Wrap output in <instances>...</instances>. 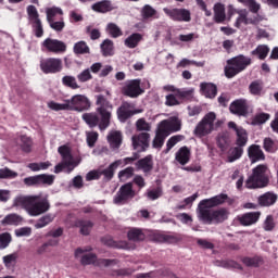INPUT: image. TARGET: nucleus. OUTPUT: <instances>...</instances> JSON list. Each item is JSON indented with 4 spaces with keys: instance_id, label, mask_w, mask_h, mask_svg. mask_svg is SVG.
Masks as SVG:
<instances>
[{
    "instance_id": "nucleus-1",
    "label": "nucleus",
    "mask_w": 278,
    "mask_h": 278,
    "mask_svg": "<svg viewBox=\"0 0 278 278\" xmlns=\"http://www.w3.org/2000/svg\"><path fill=\"white\" fill-rule=\"evenodd\" d=\"M96 103L98 105L97 113H84L83 121L91 128L99 126V129L103 131L110 127L113 106L103 96H97Z\"/></svg>"
},
{
    "instance_id": "nucleus-2",
    "label": "nucleus",
    "mask_w": 278,
    "mask_h": 278,
    "mask_svg": "<svg viewBox=\"0 0 278 278\" xmlns=\"http://www.w3.org/2000/svg\"><path fill=\"white\" fill-rule=\"evenodd\" d=\"M13 207H23L28 216L37 217L47 214L51 204L41 194L20 195L13 200Z\"/></svg>"
},
{
    "instance_id": "nucleus-3",
    "label": "nucleus",
    "mask_w": 278,
    "mask_h": 278,
    "mask_svg": "<svg viewBox=\"0 0 278 278\" xmlns=\"http://www.w3.org/2000/svg\"><path fill=\"white\" fill-rule=\"evenodd\" d=\"M268 166L261 164L252 170V175L245 181V188L255 190V188H266L268 186Z\"/></svg>"
},
{
    "instance_id": "nucleus-4",
    "label": "nucleus",
    "mask_w": 278,
    "mask_h": 278,
    "mask_svg": "<svg viewBox=\"0 0 278 278\" xmlns=\"http://www.w3.org/2000/svg\"><path fill=\"white\" fill-rule=\"evenodd\" d=\"M62 162L55 165L54 173L59 174L62 173L63 169H66V173H73L77 166L81 163V159H74L73 154H71V148L66 146H61L58 149Z\"/></svg>"
},
{
    "instance_id": "nucleus-5",
    "label": "nucleus",
    "mask_w": 278,
    "mask_h": 278,
    "mask_svg": "<svg viewBox=\"0 0 278 278\" xmlns=\"http://www.w3.org/2000/svg\"><path fill=\"white\" fill-rule=\"evenodd\" d=\"M216 127H220V121L216 122V113L210 112L195 126L194 134L198 138H203V136L213 132Z\"/></svg>"
},
{
    "instance_id": "nucleus-6",
    "label": "nucleus",
    "mask_w": 278,
    "mask_h": 278,
    "mask_svg": "<svg viewBox=\"0 0 278 278\" xmlns=\"http://www.w3.org/2000/svg\"><path fill=\"white\" fill-rule=\"evenodd\" d=\"M251 64V59L244 55H239L227 61L225 66V75L228 79L236 77L238 73H242L247 66Z\"/></svg>"
},
{
    "instance_id": "nucleus-7",
    "label": "nucleus",
    "mask_w": 278,
    "mask_h": 278,
    "mask_svg": "<svg viewBox=\"0 0 278 278\" xmlns=\"http://www.w3.org/2000/svg\"><path fill=\"white\" fill-rule=\"evenodd\" d=\"M238 17L235 22V27L240 29V26L243 25H257L262 21V16H260L257 13H254V15H251L247 9L238 10L237 12Z\"/></svg>"
},
{
    "instance_id": "nucleus-8",
    "label": "nucleus",
    "mask_w": 278,
    "mask_h": 278,
    "mask_svg": "<svg viewBox=\"0 0 278 278\" xmlns=\"http://www.w3.org/2000/svg\"><path fill=\"white\" fill-rule=\"evenodd\" d=\"M229 218V211L227 208L213 210L208 215H205L202 219L204 225H218V223H225Z\"/></svg>"
},
{
    "instance_id": "nucleus-9",
    "label": "nucleus",
    "mask_w": 278,
    "mask_h": 278,
    "mask_svg": "<svg viewBox=\"0 0 278 278\" xmlns=\"http://www.w3.org/2000/svg\"><path fill=\"white\" fill-rule=\"evenodd\" d=\"M164 13L178 23H190L192 21V13L188 9H163Z\"/></svg>"
},
{
    "instance_id": "nucleus-10",
    "label": "nucleus",
    "mask_w": 278,
    "mask_h": 278,
    "mask_svg": "<svg viewBox=\"0 0 278 278\" xmlns=\"http://www.w3.org/2000/svg\"><path fill=\"white\" fill-rule=\"evenodd\" d=\"M143 92L144 90L140 87V79L128 80L122 87V94L130 99H138Z\"/></svg>"
},
{
    "instance_id": "nucleus-11",
    "label": "nucleus",
    "mask_w": 278,
    "mask_h": 278,
    "mask_svg": "<svg viewBox=\"0 0 278 278\" xmlns=\"http://www.w3.org/2000/svg\"><path fill=\"white\" fill-rule=\"evenodd\" d=\"M67 105L68 110L84 112L85 110H90V100L84 94H76L67 99Z\"/></svg>"
},
{
    "instance_id": "nucleus-12",
    "label": "nucleus",
    "mask_w": 278,
    "mask_h": 278,
    "mask_svg": "<svg viewBox=\"0 0 278 278\" xmlns=\"http://www.w3.org/2000/svg\"><path fill=\"white\" fill-rule=\"evenodd\" d=\"M40 68L42 73L49 74V73H60L62 71V60L50 58L42 60L40 62Z\"/></svg>"
},
{
    "instance_id": "nucleus-13",
    "label": "nucleus",
    "mask_w": 278,
    "mask_h": 278,
    "mask_svg": "<svg viewBox=\"0 0 278 278\" xmlns=\"http://www.w3.org/2000/svg\"><path fill=\"white\" fill-rule=\"evenodd\" d=\"M161 129H164L167 132V136L175 131L181 130V119L177 116L169 117L168 119H164L159 124Z\"/></svg>"
},
{
    "instance_id": "nucleus-14",
    "label": "nucleus",
    "mask_w": 278,
    "mask_h": 278,
    "mask_svg": "<svg viewBox=\"0 0 278 278\" xmlns=\"http://www.w3.org/2000/svg\"><path fill=\"white\" fill-rule=\"evenodd\" d=\"M228 127L229 129H233V131L236 132L237 147H247V142H249V134L247 132V130L241 126L236 125L233 122H229Z\"/></svg>"
},
{
    "instance_id": "nucleus-15",
    "label": "nucleus",
    "mask_w": 278,
    "mask_h": 278,
    "mask_svg": "<svg viewBox=\"0 0 278 278\" xmlns=\"http://www.w3.org/2000/svg\"><path fill=\"white\" fill-rule=\"evenodd\" d=\"M42 47L51 53H64V51H66V43H64V41L52 38H47L42 42Z\"/></svg>"
},
{
    "instance_id": "nucleus-16",
    "label": "nucleus",
    "mask_w": 278,
    "mask_h": 278,
    "mask_svg": "<svg viewBox=\"0 0 278 278\" xmlns=\"http://www.w3.org/2000/svg\"><path fill=\"white\" fill-rule=\"evenodd\" d=\"M135 192L131 187V184H126L123 187H121L119 191L116 193L114 198L115 205H121V203H125L127 199H132Z\"/></svg>"
},
{
    "instance_id": "nucleus-17",
    "label": "nucleus",
    "mask_w": 278,
    "mask_h": 278,
    "mask_svg": "<svg viewBox=\"0 0 278 278\" xmlns=\"http://www.w3.org/2000/svg\"><path fill=\"white\" fill-rule=\"evenodd\" d=\"M88 249L81 248H78L75 251V257H77V260H80V264H83V266H88L97 262V255H94L93 253H88Z\"/></svg>"
},
{
    "instance_id": "nucleus-18",
    "label": "nucleus",
    "mask_w": 278,
    "mask_h": 278,
    "mask_svg": "<svg viewBox=\"0 0 278 278\" xmlns=\"http://www.w3.org/2000/svg\"><path fill=\"white\" fill-rule=\"evenodd\" d=\"M212 207H216L213 198L202 200L198 205V218L201 220L205 218L210 213L214 212Z\"/></svg>"
},
{
    "instance_id": "nucleus-19",
    "label": "nucleus",
    "mask_w": 278,
    "mask_h": 278,
    "mask_svg": "<svg viewBox=\"0 0 278 278\" xmlns=\"http://www.w3.org/2000/svg\"><path fill=\"white\" fill-rule=\"evenodd\" d=\"M149 138H151L149 132L132 136L131 140L135 151H146V149L149 147Z\"/></svg>"
},
{
    "instance_id": "nucleus-20",
    "label": "nucleus",
    "mask_w": 278,
    "mask_h": 278,
    "mask_svg": "<svg viewBox=\"0 0 278 278\" xmlns=\"http://www.w3.org/2000/svg\"><path fill=\"white\" fill-rule=\"evenodd\" d=\"M262 216L261 212H250L245 213L243 215H240L237 217L239 220L240 225L243 227H251V225H255L257 220H260V217Z\"/></svg>"
},
{
    "instance_id": "nucleus-21",
    "label": "nucleus",
    "mask_w": 278,
    "mask_h": 278,
    "mask_svg": "<svg viewBox=\"0 0 278 278\" xmlns=\"http://www.w3.org/2000/svg\"><path fill=\"white\" fill-rule=\"evenodd\" d=\"M231 114H237V116H247L249 114V105L247 100H237L230 104L229 108Z\"/></svg>"
},
{
    "instance_id": "nucleus-22",
    "label": "nucleus",
    "mask_w": 278,
    "mask_h": 278,
    "mask_svg": "<svg viewBox=\"0 0 278 278\" xmlns=\"http://www.w3.org/2000/svg\"><path fill=\"white\" fill-rule=\"evenodd\" d=\"M24 220L23 216L16 213H11L3 217L1 225L3 227H18L23 225Z\"/></svg>"
},
{
    "instance_id": "nucleus-23",
    "label": "nucleus",
    "mask_w": 278,
    "mask_h": 278,
    "mask_svg": "<svg viewBox=\"0 0 278 278\" xmlns=\"http://www.w3.org/2000/svg\"><path fill=\"white\" fill-rule=\"evenodd\" d=\"M248 155L252 164H255V162H262L266 160L264 151H262V148L257 144H252L248 148Z\"/></svg>"
},
{
    "instance_id": "nucleus-24",
    "label": "nucleus",
    "mask_w": 278,
    "mask_h": 278,
    "mask_svg": "<svg viewBox=\"0 0 278 278\" xmlns=\"http://www.w3.org/2000/svg\"><path fill=\"white\" fill-rule=\"evenodd\" d=\"M137 170H142L143 173H151L153 170V156L148 155L135 164Z\"/></svg>"
},
{
    "instance_id": "nucleus-25",
    "label": "nucleus",
    "mask_w": 278,
    "mask_h": 278,
    "mask_svg": "<svg viewBox=\"0 0 278 278\" xmlns=\"http://www.w3.org/2000/svg\"><path fill=\"white\" fill-rule=\"evenodd\" d=\"M214 21L215 23H225L227 21V13L225 12V4L216 3L213 7Z\"/></svg>"
},
{
    "instance_id": "nucleus-26",
    "label": "nucleus",
    "mask_w": 278,
    "mask_h": 278,
    "mask_svg": "<svg viewBox=\"0 0 278 278\" xmlns=\"http://www.w3.org/2000/svg\"><path fill=\"white\" fill-rule=\"evenodd\" d=\"M168 138V132L165 129H161V127H157L156 135L153 139L152 147L154 149H162L164 147V140Z\"/></svg>"
},
{
    "instance_id": "nucleus-27",
    "label": "nucleus",
    "mask_w": 278,
    "mask_h": 278,
    "mask_svg": "<svg viewBox=\"0 0 278 278\" xmlns=\"http://www.w3.org/2000/svg\"><path fill=\"white\" fill-rule=\"evenodd\" d=\"M140 111L137 112H131L129 111V103H124L122 106L118 108L117 110V117L121 123H125L127 118L134 116V114H138Z\"/></svg>"
},
{
    "instance_id": "nucleus-28",
    "label": "nucleus",
    "mask_w": 278,
    "mask_h": 278,
    "mask_svg": "<svg viewBox=\"0 0 278 278\" xmlns=\"http://www.w3.org/2000/svg\"><path fill=\"white\" fill-rule=\"evenodd\" d=\"M201 88V92L204 97H206V99H214V97H216V85L212 84V83H202L200 85Z\"/></svg>"
},
{
    "instance_id": "nucleus-29",
    "label": "nucleus",
    "mask_w": 278,
    "mask_h": 278,
    "mask_svg": "<svg viewBox=\"0 0 278 278\" xmlns=\"http://www.w3.org/2000/svg\"><path fill=\"white\" fill-rule=\"evenodd\" d=\"M73 227H78L81 236H89L90 231H92V222L76 219Z\"/></svg>"
},
{
    "instance_id": "nucleus-30",
    "label": "nucleus",
    "mask_w": 278,
    "mask_h": 278,
    "mask_svg": "<svg viewBox=\"0 0 278 278\" xmlns=\"http://www.w3.org/2000/svg\"><path fill=\"white\" fill-rule=\"evenodd\" d=\"M275 203H277V194L273 192H266L258 198V205H262L263 207L275 205Z\"/></svg>"
},
{
    "instance_id": "nucleus-31",
    "label": "nucleus",
    "mask_w": 278,
    "mask_h": 278,
    "mask_svg": "<svg viewBox=\"0 0 278 278\" xmlns=\"http://www.w3.org/2000/svg\"><path fill=\"white\" fill-rule=\"evenodd\" d=\"M109 143L111 144L112 149H118L123 142V135L118 130H112L108 135Z\"/></svg>"
},
{
    "instance_id": "nucleus-32",
    "label": "nucleus",
    "mask_w": 278,
    "mask_h": 278,
    "mask_svg": "<svg viewBox=\"0 0 278 278\" xmlns=\"http://www.w3.org/2000/svg\"><path fill=\"white\" fill-rule=\"evenodd\" d=\"M176 161L179 162L182 166H186L190 162V149L182 147L179 151L176 152Z\"/></svg>"
},
{
    "instance_id": "nucleus-33",
    "label": "nucleus",
    "mask_w": 278,
    "mask_h": 278,
    "mask_svg": "<svg viewBox=\"0 0 278 278\" xmlns=\"http://www.w3.org/2000/svg\"><path fill=\"white\" fill-rule=\"evenodd\" d=\"M92 10L94 12H100L102 14H105V12H112V10H114V7L112 5V1L103 0L98 3H94L92 5Z\"/></svg>"
},
{
    "instance_id": "nucleus-34",
    "label": "nucleus",
    "mask_w": 278,
    "mask_h": 278,
    "mask_svg": "<svg viewBox=\"0 0 278 278\" xmlns=\"http://www.w3.org/2000/svg\"><path fill=\"white\" fill-rule=\"evenodd\" d=\"M2 262L8 270L14 268V266H16V263L18 262V253L13 252L11 254L4 255L2 257Z\"/></svg>"
},
{
    "instance_id": "nucleus-35",
    "label": "nucleus",
    "mask_w": 278,
    "mask_h": 278,
    "mask_svg": "<svg viewBox=\"0 0 278 278\" xmlns=\"http://www.w3.org/2000/svg\"><path fill=\"white\" fill-rule=\"evenodd\" d=\"M31 139L27 136H21L16 139V146L21 147L22 151L29 153L31 151Z\"/></svg>"
},
{
    "instance_id": "nucleus-36",
    "label": "nucleus",
    "mask_w": 278,
    "mask_h": 278,
    "mask_svg": "<svg viewBox=\"0 0 278 278\" xmlns=\"http://www.w3.org/2000/svg\"><path fill=\"white\" fill-rule=\"evenodd\" d=\"M140 40H142V35L135 33L127 37L124 41L125 47L128 49H136L138 47Z\"/></svg>"
},
{
    "instance_id": "nucleus-37",
    "label": "nucleus",
    "mask_w": 278,
    "mask_h": 278,
    "mask_svg": "<svg viewBox=\"0 0 278 278\" xmlns=\"http://www.w3.org/2000/svg\"><path fill=\"white\" fill-rule=\"evenodd\" d=\"M242 153H244V149H242V147L237 146L235 148H231L228 153V162L233 163L237 160H240L242 157Z\"/></svg>"
},
{
    "instance_id": "nucleus-38",
    "label": "nucleus",
    "mask_w": 278,
    "mask_h": 278,
    "mask_svg": "<svg viewBox=\"0 0 278 278\" xmlns=\"http://www.w3.org/2000/svg\"><path fill=\"white\" fill-rule=\"evenodd\" d=\"M54 218H55V215L51 213L41 216L35 224V229H43V227H47V225H50V223H53Z\"/></svg>"
},
{
    "instance_id": "nucleus-39",
    "label": "nucleus",
    "mask_w": 278,
    "mask_h": 278,
    "mask_svg": "<svg viewBox=\"0 0 278 278\" xmlns=\"http://www.w3.org/2000/svg\"><path fill=\"white\" fill-rule=\"evenodd\" d=\"M100 49L102 51V54L108 58L110 55H114V41L110 39H105L101 46Z\"/></svg>"
},
{
    "instance_id": "nucleus-40",
    "label": "nucleus",
    "mask_w": 278,
    "mask_h": 278,
    "mask_svg": "<svg viewBox=\"0 0 278 278\" xmlns=\"http://www.w3.org/2000/svg\"><path fill=\"white\" fill-rule=\"evenodd\" d=\"M64 14V11L60 7H52L46 9V16L47 22L50 23L51 21H55V16H62Z\"/></svg>"
},
{
    "instance_id": "nucleus-41",
    "label": "nucleus",
    "mask_w": 278,
    "mask_h": 278,
    "mask_svg": "<svg viewBox=\"0 0 278 278\" xmlns=\"http://www.w3.org/2000/svg\"><path fill=\"white\" fill-rule=\"evenodd\" d=\"M73 51L76 55H86L90 53V47L86 41H78L74 45Z\"/></svg>"
},
{
    "instance_id": "nucleus-42",
    "label": "nucleus",
    "mask_w": 278,
    "mask_h": 278,
    "mask_svg": "<svg viewBox=\"0 0 278 278\" xmlns=\"http://www.w3.org/2000/svg\"><path fill=\"white\" fill-rule=\"evenodd\" d=\"M105 31L111 36V38H121V36H123V30H121V27L114 23H109Z\"/></svg>"
},
{
    "instance_id": "nucleus-43",
    "label": "nucleus",
    "mask_w": 278,
    "mask_h": 278,
    "mask_svg": "<svg viewBox=\"0 0 278 278\" xmlns=\"http://www.w3.org/2000/svg\"><path fill=\"white\" fill-rule=\"evenodd\" d=\"M121 164H123V161L118 160L113 162L106 169H103L101 173V175H104V177H106V179H112V177H114V170H116V168H118V166H121Z\"/></svg>"
},
{
    "instance_id": "nucleus-44",
    "label": "nucleus",
    "mask_w": 278,
    "mask_h": 278,
    "mask_svg": "<svg viewBox=\"0 0 278 278\" xmlns=\"http://www.w3.org/2000/svg\"><path fill=\"white\" fill-rule=\"evenodd\" d=\"M144 238H146L144 232H142L138 228H131L128 231V239L132 240V242H140V241L144 240Z\"/></svg>"
},
{
    "instance_id": "nucleus-45",
    "label": "nucleus",
    "mask_w": 278,
    "mask_h": 278,
    "mask_svg": "<svg viewBox=\"0 0 278 278\" xmlns=\"http://www.w3.org/2000/svg\"><path fill=\"white\" fill-rule=\"evenodd\" d=\"M250 93L260 97L264 90V85L260 80L252 81L249 86Z\"/></svg>"
},
{
    "instance_id": "nucleus-46",
    "label": "nucleus",
    "mask_w": 278,
    "mask_h": 278,
    "mask_svg": "<svg viewBox=\"0 0 278 278\" xmlns=\"http://www.w3.org/2000/svg\"><path fill=\"white\" fill-rule=\"evenodd\" d=\"M48 108L53 110L54 112H62L68 110V101L64 100L62 103H58L54 101L48 102Z\"/></svg>"
},
{
    "instance_id": "nucleus-47",
    "label": "nucleus",
    "mask_w": 278,
    "mask_h": 278,
    "mask_svg": "<svg viewBox=\"0 0 278 278\" xmlns=\"http://www.w3.org/2000/svg\"><path fill=\"white\" fill-rule=\"evenodd\" d=\"M30 25L37 38H42V36H45V29L42 28V21L35 20L30 22Z\"/></svg>"
},
{
    "instance_id": "nucleus-48",
    "label": "nucleus",
    "mask_w": 278,
    "mask_h": 278,
    "mask_svg": "<svg viewBox=\"0 0 278 278\" xmlns=\"http://www.w3.org/2000/svg\"><path fill=\"white\" fill-rule=\"evenodd\" d=\"M181 140H184V135H175L170 137L166 142V150L164 151V153H168L170 149H173L175 144H178V142H181Z\"/></svg>"
},
{
    "instance_id": "nucleus-49",
    "label": "nucleus",
    "mask_w": 278,
    "mask_h": 278,
    "mask_svg": "<svg viewBox=\"0 0 278 278\" xmlns=\"http://www.w3.org/2000/svg\"><path fill=\"white\" fill-rule=\"evenodd\" d=\"M62 84L67 88H72V90H77V88H79V85L77 84V79L74 76H64L62 78Z\"/></svg>"
},
{
    "instance_id": "nucleus-50",
    "label": "nucleus",
    "mask_w": 278,
    "mask_h": 278,
    "mask_svg": "<svg viewBox=\"0 0 278 278\" xmlns=\"http://www.w3.org/2000/svg\"><path fill=\"white\" fill-rule=\"evenodd\" d=\"M240 3H243V5H247L249 8L250 12L252 14H257L260 12V3L255 2V0H238Z\"/></svg>"
},
{
    "instance_id": "nucleus-51",
    "label": "nucleus",
    "mask_w": 278,
    "mask_h": 278,
    "mask_svg": "<svg viewBox=\"0 0 278 278\" xmlns=\"http://www.w3.org/2000/svg\"><path fill=\"white\" fill-rule=\"evenodd\" d=\"M16 177H18V173L8 167H3L0 169V179H16Z\"/></svg>"
},
{
    "instance_id": "nucleus-52",
    "label": "nucleus",
    "mask_w": 278,
    "mask_h": 278,
    "mask_svg": "<svg viewBox=\"0 0 278 278\" xmlns=\"http://www.w3.org/2000/svg\"><path fill=\"white\" fill-rule=\"evenodd\" d=\"M54 180H55V176L53 175H47V174L38 175L39 186H42V185L51 186Z\"/></svg>"
},
{
    "instance_id": "nucleus-53",
    "label": "nucleus",
    "mask_w": 278,
    "mask_h": 278,
    "mask_svg": "<svg viewBox=\"0 0 278 278\" xmlns=\"http://www.w3.org/2000/svg\"><path fill=\"white\" fill-rule=\"evenodd\" d=\"M268 51H270V49H268L267 46L261 45L252 51V55H258L260 60H265L266 55H268Z\"/></svg>"
},
{
    "instance_id": "nucleus-54",
    "label": "nucleus",
    "mask_w": 278,
    "mask_h": 278,
    "mask_svg": "<svg viewBox=\"0 0 278 278\" xmlns=\"http://www.w3.org/2000/svg\"><path fill=\"white\" fill-rule=\"evenodd\" d=\"M12 242V235L10 232L0 233V249H8Z\"/></svg>"
},
{
    "instance_id": "nucleus-55",
    "label": "nucleus",
    "mask_w": 278,
    "mask_h": 278,
    "mask_svg": "<svg viewBox=\"0 0 278 278\" xmlns=\"http://www.w3.org/2000/svg\"><path fill=\"white\" fill-rule=\"evenodd\" d=\"M160 242H167L168 244H177L181 241V238L173 235H161L159 236Z\"/></svg>"
},
{
    "instance_id": "nucleus-56",
    "label": "nucleus",
    "mask_w": 278,
    "mask_h": 278,
    "mask_svg": "<svg viewBox=\"0 0 278 278\" xmlns=\"http://www.w3.org/2000/svg\"><path fill=\"white\" fill-rule=\"evenodd\" d=\"M264 150L267 151V153H275V151H277L278 146L275 141H273V139L270 138H265L264 139Z\"/></svg>"
},
{
    "instance_id": "nucleus-57",
    "label": "nucleus",
    "mask_w": 278,
    "mask_h": 278,
    "mask_svg": "<svg viewBox=\"0 0 278 278\" xmlns=\"http://www.w3.org/2000/svg\"><path fill=\"white\" fill-rule=\"evenodd\" d=\"M27 14H28V21L29 23L34 21H40V14H38V9L34 5L27 7Z\"/></svg>"
},
{
    "instance_id": "nucleus-58",
    "label": "nucleus",
    "mask_w": 278,
    "mask_h": 278,
    "mask_svg": "<svg viewBox=\"0 0 278 278\" xmlns=\"http://www.w3.org/2000/svg\"><path fill=\"white\" fill-rule=\"evenodd\" d=\"M194 64L195 66H204L205 64L203 62H197L188 59H182L178 64L177 68H187V66H192Z\"/></svg>"
},
{
    "instance_id": "nucleus-59",
    "label": "nucleus",
    "mask_w": 278,
    "mask_h": 278,
    "mask_svg": "<svg viewBox=\"0 0 278 278\" xmlns=\"http://www.w3.org/2000/svg\"><path fill=\"white\" fill-rule=\"evenodd\" d=\"M121 181H127L134 177V167H127L118 173Z\"/></svg>"
},
{
    "instance_id": "nucleus-60",
    "label": "nucleus",
    "mask_w": 278,
    "mask_h": 278,
    "mask_svg": "<svg viewBox=\"0 0 278 278\" xmlns=\"http://www.w3.org/2000/svg\"><path fill=\"white\" fill-rule=\"evenodd\" d=\"M14 233L16 238H29V236H31V227L17 228Z\"/></svg>"
},
{
    "instance_id": "nucleus-61",
    "label": "nucleus",
    "mask_w": 278,
    "mask_h": 278,
    "mask_svg": "<svg viewBox=\"0 0 278 278\" xmlns=\"http://www.w3.org/2000/svg\"><path fill=\"white\" fill-rule=\"evenodd\" d=\"M138 131H151V124H149L144 118H140L136 123Z\"/></svg>"
},
{
    "instance_id": "nucleus-62",
    "label": "nucleus",
    "mask_w": 278,
    "mask_h": 278,
    "mask_svg": "<svg viewBox=\"0 0 278 278\" xmlns=\"http://www.w3.org/2000/svg\"><path fill=\"white\" fill-rule=\"evenodd\" d=\"M77 79L83 84L86 81H90V79H92V74L90 73V68L84 70L81 73H79L77 75Z\"/></svg>"
},
{
    "instance_id": "nucleus-63",
    "label": "nucleus",
    "mask_w": 278,
    "mask_h": 278,
    "mask_svg": "<svg viewBox=\"0 0 278 278\" xmlns=\"http://www.w3.org/2000/svg\"><path fill=\"white\" fill-rule=\"evenodd\" d=\"M147 197L148 199H150V201H156V199H160V197H162V188L149 190L147 192Z\"/></svg>"
},
{
    "instance_id": "nucleus-64",
    "label": "nucleus",
    "mask_w": 278,
    "mask_h": 278,
    "mask_svg": "<svg viewBox=\"0 0 278 278\" xmlns=\"http://www.w3.org/2000/svg\"><path fill=\"white\" fill-rule=\"evenodd\" d=\"M88 147H94L97 140H99V134L96 131H90L86 134Z\"/></svg>"
}]
</instances>
